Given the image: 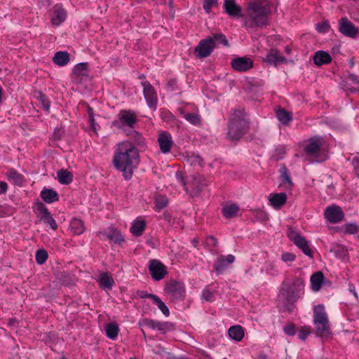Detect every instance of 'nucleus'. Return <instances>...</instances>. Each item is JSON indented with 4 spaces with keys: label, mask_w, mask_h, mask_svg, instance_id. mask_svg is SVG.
Returning <instances> with one entry per match:
<instances>
[{
    "label": "nucleus",
    "mask_w": 359,
    "mask_h": 359,
    "mask_svg": "<svg viewBox=\"0 0 359 359\" xmlns=\"http://www.w3.org/2000/svg\"><path fill=\"white\" fill-rule=\"evenodd\" d=\"M113 162L124 178L130 179L140 163L139 150L130 141L123 142L118 145Z\"/></svg>",
    "instance_id": "nucleus-1"
},
{
    "label": "nucleus",
    "mask_w": 359,
    "mask_h": 359,
    "mask_svg": "<svg viewBox=\"0 0 359 359\" xmlns=\"http://www.w3.org/2000/svg\"><path fill=\"white\" fill-rule=\"evenodd\" d=\"M243 26L246 28L263 27L269 25L271 14L270 3L267 0H255L248 5Z\"/></svg>",
    "instance_id": "nucleus-2"
},
{
    "label": "nucleus",
    "mask_w": 359,
    "mask_h": 359,
    "mask_svg": "<svg viewBox=\"0 0 359 359\" xmlns=\"http://www.w3.org/2000/svg\"><path fill=\"white\" fill-rule=\"evenodd\" d=\"M304 280L300 277L292 279L291 284L283 282L280 290L283 299L282 311L291 313L294 309V303L304 294Z\"/></svg>",
    "instance_id": "nucleus-3"
},
{
    "label": "nucleus",
    "mask_w": 359,
    "mask_h": 359,
    "mask_svg": "<svg viewBox=\"0 0 359 359\" xmlns=\"http://www.w3.org/2000/svg\"><path fill=\"white\" fill-rule=\"evenodd\" d=\"M249 128L244 109H232L229 120L226 138L231 141H238L248 132Z\"/></svg>",
    "instance_id": "nucleus-4"
},
{
    "label": "nucleus",
    "mask_w": 359,
    "mask_h": 359,
    "mask_svg": "<svg viewBox=\"0 0 359 359\" xmlns=\"http://www.w3.org/2000/svg\"><path fill=\"white\" fill-rule=\"evenodd\" d=\"M118 120L112 122V126L127 133L133 130L137 123L136 114L132 110H121L118 114Z\"/></svg>",
    "instance_id": "nucleus-5"
},
{
    "label": "nucleus",
    "mask_w": 359,
    "mask_h": 359,
    "mask_svg": "<svg viewBox=\"0 0 359 359\" xmlns=\"http://www.w3.org/2000/svg\"><path fill=\"white\" fill-rule=\"evenodd\" d=\"M165 291L171 294L173 299H183L185 296V287L183 283L171 279L166 282Z\"/></svg>",
    "instance_id": "nucleus-6"
},
{
    "label": "nucleus",
    "mask_w": 359,
    "mask_h": 359,
    "mask_svg": "<svg viewBox=\"0 0 359 359\" xmlns=\"http://www.w3.org/2000/svg\"><path fill=\"white\" fill-rule=\"evenodd\" d=\"M215 48V40L207 38L201 40L194 49V55L198 58H203L209 56Z\"/></svg>",
    "instance_id": "nucleus-7"
},
{
    "label": "nucleus",
    "mask_w": 359,
    "mask_h": 359,
    "mask_svg": "<svg viewBox=\"0 0 359 359\" xmlns=\"http://www.w3.org/2000/svg\"><path fill=\"white\" fill-rule=\"evenodd\" d=\"M323 144V140L319 136H314L306 141L304 152L307 156H317Z\"/></svg>",
    "instance_id": "nucleus-8"
},
{
    "label": "nucleus",
    "mask_w": 359,
    "mask_h": 359,
    "mask_svg": "<svg viewBox=\"0 0 359 359\" xmlns=\"http://www.w3.org/2000/svg\"><path fill=\"white\" fill-rule=\"evenodd\" d=\"M149 271L152 278L156 281L162 280L168 273L167 267L157 259L150 260Z\"/></svg>",
    "instance_id": "nucleus-9"
},
{
    "label": "nucleus",
    "mask_w": 359,
    "mask_h": 359,
    "mask_svg": "<svg viewBox=\"0 0 359 359\" xmlns=\"http://www.w3.org/2000/svg\"><path fill=\"white\" fill-rule=\"evenodd\" d=\"M339 31L344 36L351 38H355L359 32L358 28L346 17L341 18L339 20Z\"/></svg>",
    "instance_id": "nucleus-10"
},
{
    "label": "nucleus",
    "mask_w": 359,
    "mask_h": 359,
    "mask_svg": "<svg viewBox=\"0 0 359 359\" xmlns=\"http://www.w3.org/2000/svg\"><path fill=\"white\" fill-rule=\"evenodd\" d=\"M143 87V94L147 101V105L150 108L156 109L157 105V95L154 88L149 81H142L141 83Z\"/></svg>",
    "instance_id": "nucleus-11"
},
{
    "label": "nucleus",
    "mask_w": 359,
    "mask_h": 359,
    "mask_svg": "<svg viewBox=\"0 0 359 359\" xmlns=\"http://www.w3.org/2000/svg\"><path fill=\"white\" fill-rule=\"evenodd\" d=\"M181 183L187 194L191 198L198 196L203 188L207 186L206 184L201 183V181H181Z\"/></svg>",
    "instance_id": "nucleus-12"
},
{
    "label": "nucleus",
    "mask_w": 359,
    "mask_h": 359,
    "mask_svg": "<svg viewBox=\"0 0 359 359\" xmlns=\"http://www.w3.org/2000/svg\"><path fill=\"white\" fill-rule=\"evenodd\" d=\"M223 8L224 12L232 18H244L245 17L241 7L236 4L235 0H224Z\"/></svg>",
    "instance_id": "nucleus-13"
},
{
    "label": "nucleus",
    "mask_w": 359,
    "mask_h": 359,
    "mask_svg": "<svg viewBox=\"0 0 359 359\" xmlns=\"http://www.w3.org/2000/svg\"><path fill=\"white\" fill-rule=\"evenodd\" d=\"M324 216L330 223L335 224L343 219L344 214L339 206L332 205L325 209Z\"/></svg>",
    "instance_id": "nucleus-14"
},
{
    "label": "nucleus",
    "mask_w": 359,
    "mask_h": 359,
    "mask_svg": "<svg viewBox=\"0 0 359 359\" xmlns=\"http://www.w3.org/2000/svg\"><path fill=\"white\" fill-rule=\"evenodd\" d=\"M51 22L54 25H61L67 18V12L60 4L53 6L50 13Z\"/></svg>",
    "instance_id": "nucleus-15"
},
{
    "label": "nucleus",
    "mask_w": 359,
    "mask_h": 359,
    "mask_svg": "<svg viewBox=\"0 0 359 359\" xmlns=\"http://www.w3.org/2000/svg\"><path fill=\"white\" fill-rule=\"evenodd\" d=\"M231 65L233 69L238 72H245L252 68L253 61L250 57H240L233 59Z\"/></svg>",
    "instance_id": "nucleus-16"
},
{
    "label": "nucleus",
    "mask_w": 359,
    "mask_h": 359,
    "mask_svg": "<svg viewBox=\"0 0 359 359\" xmlns=\"http://www.w3.org/2000/svg\"><path fill=\"white\" fill-rule=\"evenodd\" d=\"M235 257L232 255H229L225 257L224 255H219L213 265L214 271L217 273H221L229 264H232Z\"/></svg>",
    "instance_id": "nucleus-17"
},
{
    "label": "nucleus",
    "mask_w": 359,
    "mask_h": 359,
    "mask_svg": "<svg viewBox=\"0 0 359 359\" xmlns=\"http://www.w3.org/2000/svg\"><path fill=\"white\" fill-rule=\"evenodd\" d=\"M158 142L159 144L160 149L163 154H166L170 151L173 142L170 133L167 132L161 133L158 135Z\"/></svg>",
    "instance_id": "nucleus-18"
},
{
    "label": "nucleus",
    "mask_w": 359,
    "mask_h": 359,
    "mask_svg": "<svg viewBox=\"0 0 359 359\" xmlns=\"http://www.w3.org/2000/svg\"><path fill=\"white\" fill-rule=\"evenodd\" d=\"M126 134L129 137L128 141H130L136 148L137 147L144 148L146 146L145 139L139 132L135 130H128Z\"/></svg>",
    "instance_id": "nucleus-19"
},
{
    "label": "nucleus",
    "mask_w": 359,
    "mask_h": 359,
    "mask_svg": "<svg viewBox=\"0 0 359 359\" xmlns=\"http://www.w3.org/2000/svg\"><path fill=\"white\" fill-rule=\"evenodd\" d=\"M264 61L270 65H274L275 66H277L278 65L285 62L286 59L285 57L280 55L279 50L277 49L271 48L267 53Z\"/></svg>",
    "instance_id": "nucleus-20"
},
{
    "label": "nucleus",
    "mask_w": 359,
    "mask_h": 359,
    "mask_svg": "<svg viewBox=\"0 0 359 359\" xmlns=\"http://www.w3.org/2000/svg\"><path fill=\"white\" fill-rule=\"evenodd\" d=\"M293 243L302 250V251L308 257L312 258L313 257V252L309 245V242L303 236H297L294 238Z\"/></svg>",
    "instance_id": "nucleus-21"
},
{
    "label": "nucleus",
    "mask_w": 359,
    "mask_h": 359,
    "mask_svg": "<svg viewBox=\"0 0 359 359\" xmlns=\"http://www.w3.org/2000/svg\"><path fill=\"white\" fill-rule=\"evenodd\" d=\"M270 204L275 209L281 208L287 202V195L282 192L280 194H271L269 196Z\"/></svg>",
    "instance_id": "nucleus-22"
},
{
    "label": "nucleus",
    "mask_w": 359,
    "mask_h": 359,
    "mask_svg": "<svg viewBox=\"0 0 359 359\" xmlns=\"http://www.w3.org/2000/svg\"><path fill=\"white\" fill-rule=\"evenodd\" d=\"M313 60L316 66L320 67L330 64L332 62V57L325 50H318L315 53Z\"/></svg>",
    "instance_id": "nucleus-23"
},
{
    "label": "nucleus",
    "mask_w": 359,
    "mask_h": 359,
    "mask_svg": "<svg viewBox=\"0 0 359 359\" xmlns=\"http://www.w3.org/2000/svg\"><path fill=\"white\" fill-rule=\"evenodd\" d=\"M344 88L351 93H356L359 91V79L353 74H349L344 81Z\"/></svg>",
    "instance_id": "nucleus-24"
},
{
    "label": "nucleus",
    "mask_w": 359,
    "mask_h": 359,
    "mask_svg": "<svg viewBox=\"0 0 359 359\" xmlns=\"http://www.w3.org/2000/svg\"><path fill=\"white\" fill-rule=\"evenodd\" d=\"M325 281V276L322 271L315 272L311 276V289L315 291H319Z\"/></svg>",
    "instance_id": "nucleus-25"
},
{
    "label": "nucleus",
    "mask_w": 359,
    "mask_h": 359,
    "mask_svg": "<svg viewBox=\"0 0 359 359\" xmlns=\"http://www.w3.org/2000/svg\"><path fill=\"white\" fill-rule=\"evenodd\" d=\"M316 325V334L320 337H328L330 336L331 330L330 327L329 320L323 323H314Z\"/></svg>",
    "instance_id": "nucleus-26"
},
{
    "label": "nucleus",
    "mask_w": 359,
    "mask_h": 359,
    "mask_svg": "<svg viewBox=\"0 0 359 359\" xmlns=\"http://www.w3.org/2000/svg\"><path fill=\"white\" fill-rule=\"evenodd\" d=\"M41 198L47 203H52L59 201L57 193L51 189H43L41 192Z\"/></svg>",
    "instance_id": "nucleus-27"
},
{
    "label": "nucleus",
    "mask_w": 359,
    "mask_h": 359,
    "mask_svg": "<svg viewBox=\"0 0 359 359\" xmlns=\"http://www.w3.org/2000/svg\"><path fill=\"white\" fill-rule=\"evenodd\" d=\"M326 320H328V318L325 311L324 306L322 304L316 306L313 310V323H323Z\"/></svg>",
    "instance_id": "nucleus-28"
},
{
    "label": "nucleus",
    "mask_w": 359,
    "mask_h": 359,
    "mask_svg": "<svg viewBox=\"0 0 359 359\" xmlns=\"http://www.w3.org/2000/svg\"><path fill=\"white\" fill-rule=\"evenodd\" d=\"M276 117L283 125H287L292 120V114L279 107L276 111Z\"/></svg>",
    "instance_id": "nucleus-29"
},
{
    "label": "nucleus",
    "mask_w": 359,
    "mask_h": 359,
    "mask_svg": "<svg viewBox=\"0 0 359 359\" xmlns=\"http://www.w3.org/2000/svg\"><path fill=\"white\" fill-rule=\"evenodd\" d=\"M103 234L114 243L121 244L124 241L123 236L121 235L120 231L116 229H109L108 231H104Z\"/></svg>",
    "instance_id": "nucleus-30"
},
{
    "label": "nucleus",
    "mask_w": 359,
    "mask_h": 359,
    "mask_svg": "<svg viewBox=\"0 0 359 359\" xmlns=\"http://www.w3.org/2000/svg\"><path fill=\"white\" fill-rule=\"evenodd\" d=\"M228 334L231 339L236 341H241L244 337V330L239 325H233L229 329Z\"/></svg>",
    "instance_id": "nucleus-31"
},
{
    "label": "nucleus",
    "mask_w": 359,
    "mask_h": 359,
    "mask_svg": "<svg viewBox=\"0 0 359 359\" xmlns=\"http://www.w3.org/2000/svg\"><path fill=\"white\" fill-rule=\"evenodd\" d=\"M88 64L87 62H81L77 64L74 69L73 74L76 77L81 78L83 79L84 78L88 77Z\"/></svg>",
    "instance_id": "nucleus-32"
},
{
    "label": "nucleus",
    "mask_w": 359,
    "mask_h": 359,
    "mask_svg": "<svg viewBox=\"0 0 359 359\" xmlns=\"http://www.w3.org/2000/svg\"><path fill=\"white\" fill-rule=\"evenodd\" d=\"M146 228V222L144 220H135L132 223L130 232L134 236H140L142 235Z\"/></svg>",
    "instance_id": "nucleus-33"
},
{
    "label": "nucleus",
    "mask_w": 359,
    "mask_h": 359,
    "mask_svg": "<svg viewBox=\"0 0 359 359\" xmlns=\"http://www.w3.org/2000/svg\"><path fill=\"white\" fill-rule=\"evenodd\" d=\"M55 277L65 286H69L74 284V280L68 272L57 271L55 273Z\"/></svg>",
    "instance_id": "nucleus-34"
},
{
    "label": "nucleus",
    "mask_w": 359,
    "mask_h": 359,
    "mask_svg": "<svg viewBox=\"0 0 359 359\" xmlns=\"http://www.w3.org/2000/svg\"><path fill=\"white\" fill-rule=\"evenodd\" d=\"M53 60L59 66H65L69 61V54L66 51H58L55 54Z\"/></svg>",
    "instance_id": "nucleus-35"
},
{
    "label": "nucleus",
    "mask_w": 359,
    "mask_h": 359,
    "mask_svg": "<svg viewBox=\"0 0 359 359\" xmlns=\"http://www.w3.org/2000/svg\"><path fill=\"white\" fill-rule=\"evenodd\" d=\"M71 231L77 235H80L83 233L85 226L84 223L82 220L76 218H74L69 225Z\"/></svg>",
    "instance_id": "nucleus-36"
},
{
    "label": "nucleus",
    "mask_w": 359,
    "mask_h": 359,
    "mask_svg": "<svg viewBox=\"0 0 359 359\" xmlns=\"http://www.w3.org/2000/svg\"><path fill=\"white\" fill-rule=\"evenodd\" d=\"M155 209L159 212L161 210L165 208L168 204V198L159 194H156L154 196Z\"/></svg>",
    "instance_id": "nucleus-37"
},
{
    "label": "nucleus",
    "mask_w": 359,
    "mask_h": 359,
    "mask_svg": "<svg viewBox=\"0 0 359 359\" xmlns=\"http://www.w3.org/2000/svg\"><path fill=\"white\" fill-rule=\"evenodd\" d=\"M238 210L239 208L236 204L225 205L222 210L224 216L227 219L233 218L236 216Z\"/></svg>",
    "instance_id": "nucleus-38"
},
{
    "label": "nucleus",
    "mask_w": 359,
    "mask_h": 359,
    "mask_svg": "<svg viewBox=\"0 0 359 359\" xmlns=\"http://www.w3.org/2000/svg\"><path fill=\"white\" fill-rule=\"evenodd\" d=\"M99 283L101 287L104 289H111L114 283L111 276H109L107 273H103L100 275Z\"/></svg>",
    "instance_id": "nucleus-39"
},
{
    "label": "nucleus",
    "mask_w": 359,
    "mask_h": 359,
    "mask_svg": "<svg viewBox=\"0 0 359 359\" xmlns=\"http://www.w3.org/2000/svg\"><path fill=\"white\" fill-rule=\"evenodd\" d=\"M107 336L111 339H115L118 334L119 328L116 323L107 324L105 328Z\"/></svg>",
    "instance_id": "nucleus-40"
},
{
    "label": "nucleus",
    "mask_w": 359,
    "mask_h": 359,
    "mask_svg": "<svg viewBox=\"0 0 359 359\" xmlns=\"http://www.w3.org/2000/svg\"><path fill=\"white\" fill-rule=\"evenodd\" d=\"M184 118L194 126H200L201 123V116L196 113H187L184 114Z\"/></svg>",
    "instance_id": "nucleus-41"
},
{
    "label": "nucleus",
    "mask_w": 359,
    "mask_h": 359,
    "mask_svg": "<svg viewBox=\"0 0 359 359\" xmlns=\"http://www.w3.org/2000/svg\"><path fill=\"white\" fill-rule=\"evenodd\" d=\"M39 102L41 104L42 108L46 112L50 110V102L48 99L47 96L41 92H39V95L36 97Z\"/></svg>",
    "instance_id": "nucleus-42"
},
{
    "label": "nucleus",
    "mask_w": 359,
    "mask_h": 359,
    "mask_svg": "<svg viewBox=\"0 0 359 359\" xmlns=\"http://www.w3.org/2000/svg\"><path fill=\"white\" fill-rule=\"evenodd\" d=\"M48 252L43 249H39L36 251L35 259L39 264H43L48 259Z\"/></svg>",
    "instance_id": "nucleus-43"
},
{
    "label": "nucleus",
    "mask_w": 359,
    "mask_h": 359,
    "mask_svg": "<svg viewBox=\"0 0 359 359\" xmlns=\"http://www.w3.org/2000/svg\"><path fill=\"white\" fill-rule=\"evenodd\" d=\"M83 104L86 107V112L88 116L90 127L93 130H95V121L94 118L93 109L87 102H83Z\"/></svg>",
    "instance_id": "nucleus-44"
},
{
    "label": "nucleus",
    "mask_w": 359,
    "mask_h": 359,
    "mask_svg": "<svg viewBox=\"0 0 359 359\" xmlns=\"http://www.w3.org/2000/svg\"><path fill=\"white\" fill-rule=\"evenodd\" d=\"M154 303L159 308V309L165 316H168L170 315V311L168 308L158 296H156L154 299Z\"/></svg>",
    "instance_id": "nucleus-45"
},
{
    "label": "nucleus",
    "mask_w": 359,
    "mask_h": 359,
    "mask_svg": "<svg viewBox=\"0 0 359 359\" xmlns=\"http://www.w3.org/2000/svg\"><path fill=\"white\" fill-rule=\"evenodd\" d=\"M57 180H73V173L67 169H60L57 172Z\"/></svg>",
    "instance_id": "nucleus-46"
},
{
    "label": "nucleus",
    "mask_w": 359,
    "mask_h": 359,
    "mask_svg": "<svg viewBox=\"0 0 359 359\" xmlns=\"http://www.w3.org/2000/svg\"><path fill=\"white\" fill-rule=\"evenodd\" d=\"M209 38H212L215 40V46L216 45V43L223 44L226 46H229L228 40L223 34H215L212 36H210Z\"/></svg>",
    "instance_id": "nucleus-47"
},
{
    "label": "nucleus",
    "mask_w": 359,
    "mask_h": 359,
    "mask_svg": "<svg viewBox=\"0 0 359 359\" xmlns=\"http://www.w3.org/2000/svg\"><path fill=\"white\" fill-rule=\"evenodd\" d=\"M187 161L191 165H198L200 167H203L204 165L203 159L198 155L192 154L188 157Z\"/></svg>",
    "instance_id": "nucleus-48"
},
{
    "label": "nucleus",
    "mask_w": 359,
    "mask_h": 359,
    "mask_svg": "<svg viewBox=\"0 0 359 359\" xmlns=\"http://www.w3.org/2000/svg\"><path fill=\"white\" fill-rule=\"evenodd\" d=\"M316 26V30L319 33H327L330 29V26L327 20H324L322 22L317 23Z\"/></svg>",
    "instance_id": "nucleus-49"
},
{
    "label": "nucleus",
    "mask_w": 359,
    "mask_h": 359,
    "mask_svg": "<svg viewBox=\"0 0 359 359\" xmlns=\"http://www.w3.org/2000/svg\"><path fill=\"white\" fill-rule=\"evenodd\" d=\"M285 154V146L279 145L278 147H277L276 148L273 156L276 160H280V159H282L284 157Z\"/></svg>",
    "instance_id": "nucleus-50"
},
{
    "label": "nucleus",
    "mask_w": 359,
    "mask_h": 359,
    "mask_svg": "<svg viewBox=\"0 0 359 359\" xmlns=\"http://www.w3.org/2000/svg\"><path fill=\"white\" fill-rule=\"evenodd\" d=\"M161 117L167 123H172L175 121V116L169 111H161Z\"/></svg>",
    "instance_id": "nucleus-51"
},
{
    "label": "nucleus",
    "mask_w": 359,
    "mask_h": 359,
    "mask_svg": "<svg viewBox=\"0 0 359 359\" xmlns=\"http://www.w3.org/2000/svg\"><path fill=\"white\" fill-rule=\"evenodd\" d=\"M6 176L8 177V180H23V176L13 169L11 168L8 170L6 173Z\"/></svg>",
    "instance_id": "nucleus-52"
},
{
    "label": "nucleus",
    "mask_w": 359,
    "mask_h": 359,
    "mask_svg": "<svg viewBox=\"0 0 359 359\" xmlns=\"http://www.w3.org/2000/svg\"><path fill=\"white\" fill-rule=\"evenodd\" d=\"M359 231V227L357 224L351 223L345 225V233L349 234L357 233Z\"/></svg>",
    "instance_id": "nucleus-53"
},
{
    "label": "nucleus",
    "mask_w": 359,
    "mask_h": 359,
    "mask_svg": "<svg viewBox=\"0 0 359 359\" xmlns=\"http://www.w3.org/2000/svg\"><path fill=\"white\" fill-rule=\"evenodd\" d=\"M284 332L290 336H293L297 332L296 326L294 323H290L284 327Z\"/></svg>",
    "instance_id": "nucleus-54"
},
{
    "label": "nucleus",
    "mask_w": 359,
    "mask_h": 359,
    "mask_svg": "<svg viewBox=\"0 0 359 359\" xmlns=\"http://www.w3.org/2000/svg\"><path fill=\"white\" fill-rule=\"evenodd\" d=\"M331 251H334L339 257H344L347 255V250L341 245H337L334 247V250H331Z\"/></svg>",
    "instance_id": "nucleus-55"
},
{
    "label": "nucleus",
    "mask_w": 359,
    "mask_h": 359,
    "mask_svg": "<svg viewBox=\"0 0 359 359\" xmlns=\"http://www.w3.org/2000/svg\"><path fill=\"white\" fill-rule=\"evenodd\" d=\"M279 173L280 180H291L289 174H288V170L285 167V165H282L281 167L279 169Z\"/></svg>",
    "instance_id": "nucleus-56"
},
{
    "label": "nucleus",
    "mask_w": 359,
    "mask_h": 359,
    "mask_svg": "<svg viewBox=\"0 0 359 359\" xmlns=\"http://www.w3.org/2000/svg\"><path fill=\"white\" fill-rule=\"evenodd\" d=\"M41 220H43L44 223L48 224L52 229L56 230L57 229V223L51 215L43 218Z\"/></svg>",
    "instance_id": "nucleus-57"
},
{
    "label": "nucleus",
    "mask_w": 359,
    "mask_h": 359,
    "mask_svg": "<svg viewBox=\"0 0 359 359\" xmlns=\"http://www.w3.org/2000/svg\"><path fill=\"white\" fill-rule=\"evenodd\" d=\"M311 333L310 327L304 326L302 327L299 332V338L302 340H305L308 335Z\"/></svg>",
    "instance_id": "nucleus-58"
},
{
    "label": "nucleus",
    "mask_w": 359,
    "mask_h": 359,
    "mask_svg": "<svg viewBox=\"0 0 359 359\" xmlns=\"http://www.w3.org/2000/svg\"><path fill=\"white\" fill-rule=\"evenodd\" d=\"M156 321L149 319V318H143L139 322V325L140 326H147L151 329H154Z\"/></svg>",
    "instance_id": "nucleus-59"
},
{
    "label": "nucleus",
    "mask_w": 359,
    "mask_h": 359,
    "mask_svg": "<svg viewBox=\"0 0 359 359\" xmlns=\"http://www.w3.org/2000/svg\"><path fill=\"white\" fill-rule=\"evenodd\" d=\"M137 294L142 299H144V298H149V299H151L153 301L154 300V299L156 298V295L155 294H150V293H148L146 291H144V290H138L137 292Z\"/></svg>",
    "instance_id": "nucleus-60"
},
{
    "label": "nucleus",
    "mask_w": 359,
    "mask_h": 359,
    "mask_svg": "<svg viewBox=\"0 0 359 359\" xmlns=\"http://www.w3.org/2000/svg\"><path fill=\"white\" fill-rule=\"evenodd\" d=\"M295 258V255L291 252H284L281 256V259L284 262H293Z\"/></svg>",
    "instance_id": "nucleus-61"
},
{
    "label": "nucleus",
    "mask_w": 359,
    "mask_h": 359,
    "mask_svg": "<svg viewBox=\"0 0 359 359\" xmlns=\"http://www.w3.org/2000/svg\"><path fill=\"white\" fill-rule=\"evenodd\" d=\"M64 134V130L62 128H55L53 133V140L57 141L60 140Z\"/></svg>",
    "instance_id": "nucleus-62"
},
{
    "label": "nucleus",
    "mask_w": 359,
    "mask_h": 359,
    "mask_svg": "<svg viewBox=\"0 0 359 359\" xmlns=\"http://www.w3.org/2000/svg\"><path fill=\"white\" fill-rule=\"evenodd\" d=\"M202 296L208 302H212L214 300V294L209 290H204Z\"/></svg>",
    "instance_id": "nucleus-63"
},
{
    "label": "nucleus",
    "mask_w": 359,
    "mask_h": 359,
    "mask_svg": "<svg viewBox=\"0 0 359 359\" xmlns=\"http://www.w3.org/2000/svg\"><path fill=\"white\" fill-rule=\"evenodd\" d=\"M352 165L354 168V170L358 177H359V157L356 156L353 158Z\"/></svg>",
    "instance_id": "nucleus-64"
}]
</instances>
